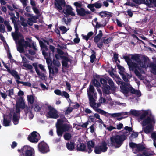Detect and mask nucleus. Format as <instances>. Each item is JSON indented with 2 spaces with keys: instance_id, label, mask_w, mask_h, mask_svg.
Listing matches in <instances>:
<instances>
[{
  "instance_id": "f257e3e1",
  "label": "nucleus",
  "mask_w": 156,
  "mask_h": 156,
  "mask_svg": "<svg viewBox=\"0 0 156 156\" xmlns=\"http://www.w3.org/2000/svg\"><path fill=\"white\" fill-rule=\"evenodd\" d=\"M131 58L127 56L124 57L129 70L132 71L135 70L134 73L140 79L144 80L145 76L142 74H144L145 72L140 68V67L141 68H147L148 66V62L144 60L143 61H141L140 56L138 55H131Z\"/></svg>"
},
{
  "instance_id": "f03ea898",
  "label": "nucleus",
  "mask_w": 156,
  "mask_h": 156,
  "mask_svg": "<svg viewBox=\"0 0 156 156\" xmlns=\"http://www.w3.org/2000/svg\"><path fill=\"white\" fill-rule=\"evenodd\" d=\"M15 30V32L12 33V35L16 43L17 41H18L19 46L17 47V50L19 51L21 53L23 52L24 47L32 48L34 50H37L36 44L32 41L30 38H26L27 41H25L24 37L19 32V30Z\"/></svg>"
},
{
  "instance_id": "7ed1b4c3",
  "label": "nucleus",
  "mask_w": 156,
  "mask_h": 156,
  "mask_svg": "<svg viewBox=\"0 0 156 156\" xmlns=\"http://www.w3.org/2000/svg\"><path fill=\"white\" fill-rule=\"evenodd\" d=\"M132 115L138 116V121L144 127L150 123H154V117L151 115V111L147 110H131L130 112Z\"/></svg>"
},
{
  "instance_id": "20e7f679",
  "label": "nucleus",
  "mask_w": 156,
  "mask_h": 156,
  "mask_svg": "<svg viewBox=\"0 0 156 156\" xmlns=\"http://www.w3.org/2000/svg\"><path fill=\"white\" fill-rule=\"evenodd\" d=\"M87 92L90 106L96 112L105 116L108 115V113L107 112L101 109L97 108L99 107L101 104L99 102L95 103L97 98L96 96V93L95 92L93 86L91 85H90L89 88L87 89Z\"/></svg>"
},
{
  "instance_id": "39448f33",
  "label": "nucleus",
  "mask_w": 156,
  "mask_h": 156,
  "mask_svg": "<svg viewBox=\"0 0 156 156\" xmlns=\"http://www.w3.org/2000/svg\"><path fill=\"white\" fill-rule=\"evenodd\" d=\"M119 82L121 84L120 86V91L126 97H127L130 95V93L129 91L131 93L135 94L138 97L141 96V93L140 91L131 87V86L129 83H123L121 81Z\"/></svg>"
},
{
  "instance_id": "423d86ee",
  "label": "nucleus",
  "mask_w": 156,
  "mask_h": 156,
  "mask_svg": "<svg viewBox=\"0 0 156 156\" xmlns=\"http://www.w3.org/2000/svg\"><path fill=\"white\" fill-rule=\"evenodd\" d=\"M55 6L62 13H64L66 15H70L72 16H75V13L73 11V9L72 7L69 5L66 6V9H62V7L65 6L66 2L64 0H55Z\"/></svg>"
},
{
  "instance_id": "0eeeda50",
  "label": "nucleus",
  "mask_w": 156,
  "mask_h": 156,
  "mask_svg": "<svg viewBox=\"0 0 156 156\" xmlns=\"http://www.w3.org/2000/svg\"><path fill=\"white\" fill-rule=\"evenodd\" d=\"M56 127L57 135L60 136H62L63 132L69 131L71 127L68 122L64 123L62 119L58 120Z\"/></svg>"
},
{
  "instance_id": "6e6552de",
  "label": "nucleus",
  "mask_w": 156,
  "mask_h": 156,
  "mask_svg": "<svg viewBox=\"0 0 156 156\" xmlns=\"http://www.w3.org/2000/svg\"><path fill=\"white\" fill-rule=\"evenodd\" d=\"M130 147L132 148L133 151L136 154L139 152L144 151L143 154L139 153L137 156H149L150 154L147 151L145 147L140 144H137L133 142L129 144Z\"/></svg>"
},
{
  "instance_id": "1a4fd4ad",
  "label": "nucleus",
  "mask_w": 156,
  "mask_h": 156,
  "mask_svg": "<svg viewBox=\"0 0 156 156\" xmlns=\"http://www.w3.org/2000/svg\"><path fill=\"white\" fill-rule=\"evenodd\" d=\"M39 42L42 50V54L46 60L47 64L48 65L51 63V60L50 59V54L47 53L45 51H47L48 49L46 44L47 45H49V42L44 39L39 40Z\"/></svg>"
},
{
  "instance_id": "9d476101",
  "label": "nucleus",
  "mask_w": 156,
  "mask_h": 156,
  "mask_svg": "<svg viewBox=\"0 0 156 156\" xmlns=\"http://www.w3.org/2000/svg\"><path fill=\"white\" fill-rule=\"evenodd\" d=\"M40 102L39 101H36L33 104L31 107L27 106L25 108V112L27 116H28L30 119H31L34 117V115L32 112V109H33L35 111L39 112L41 109L39 106Z\"/></svg>"
},
{
  "instance_id": "9b49d317",
  "label": "nucleus",
  "mask_w": 156,
  "mask_h": 156,
  "mask_svg": "<svg viewBox=\"0 0 156 156\" xmlns=\"http://www.w3.org/2000/svg\"><path fill=\"white\" fill-rule=\"evenodd\" d=\"M125 140L121 135L114 136L110 138L112 145L115 148L119 147Z\"/></svg>"
},
{
  "instance_id": "f8f14e48",
  "label": "nucleus",
  "mask_w": 156,
  "mask_h": 156,
  "mask_svg": "<svg viewBox=\"0 0 156 156\" xmlns=\"http://www.w3.org/2000/svg\"><path fill=\"white\" fill-rule=\"evenodd\" d=\"M106 143L104 142L99 146L95 147L94 149V152L96 154H100L101 152L106 151L108 147Z\"/></svg>"
},
{
  "instance_id": "ddd939ff",
  "label": "nucleus",
  "mask_w": 156,
  "mask_h": 156,
  "mask_svg": "<svg viewBox=\"0 0 156 156\" xmlns=\"http://www.w3.org/2000/svg\"><path fill=\"white\" fill-rule=\"evenodd\" d=\"M117 67L119 70V73L122 76L124 80L126 82H128L129 79L132 77L131 76L125 73L124 72V68L120 65H118Z\"/></svg>"
},
{
  "instance_id": "4468645a",
  "label": "nucleus",
  "mask_w": 156,
  "mask_h": 156,
  "mask_svg": "<svg viewBox=\"0 0 156 156\" xmlns=\"http://www.w3.org/2000/svg\"><path fill=\"white\" fill-rule=\"evenodd\" d=\"M28 138L30 142L37 143L39 140L40 137L38 133L35 131H34L29 136Z\"/></svg>"
},
{
  "instance_id": "2eb2a0df",
  "label": "nucleus",
  "mask_w": 156,
  "mask_h": 156,
  "mask_svg": "<svg viewBox=\"0 0 156 156\" xmlns=\"http://www.w3.org/2000/svg\"><path fill=\"white\" fill-rule=\"evenodd\" d=\"M49 111L48 112L47 116L49 118L56 119L58 117L57 111L51 106H48Z\"/></svg>"
},
{
  "instance_id": "dca6fc26",
  "label": "nucleus",
  "mask_w": 156,
  "mask_h": 156,
  "mask_svg": "<svg viewBox=\"0 0 156 156\" xmlns=\"http://www.w3.org/2000/svg\"><path fill=\"white\" fill-rule=\"evenodd\" d=\"M23 152H25L26 156H34V151L33 148L28 146H24L22 149Z\"/></svg>"
},
{
  "instance_id": "f3484780",
  "label": "nucleus",
  "mask_w": 156,
  "mask_h": 156,
  "mask_svg": "<svg viewBox=\"0 0 156 156\" xmlns=\"http://www.w3.org/2000/svg\"><path fill=\"white\" fill-rule=\"evenodd\" d=\"M39 150L42 153H46L49 151V148L47 144L42 141L38 144Z\"/></svg>"
},
{
  "instance_id": "a211bd4d",
  "label": "nucleus",
  "mask_w": 156,
  "mask_h": 156,
  "mask_svg": "<svg viewBox=\"0 0 156 156\" xmlns=\"http://www.w3.org/2000/svg\"><path fill=\"white\" fill-rule=\"evenodd\" d=\"M132 130V129L131 127L126 126L124 127L123 129L120 131L119 133L122 134V135H121L126 140L128 136L130 134Z\"/></svg>"
},
{
  "instance_id": "6ab92c4d",
  "label": "nucleus",
  "mask_w": 156,
  "mask_h": 156,
  "mask_svg": "<svg viewBox=\"0 0 156 156\" xmlns=\"http://www.w3.org/2000/svg\"><path fill=\"white\" fill-rule=\"evenodd\" d=\"M11 116H4L3 121V125L5 126H8L11 125Z\"/></svg>"
},
{
  "instance_id": "aec40b11",
  "label": "nucleus",
  "mask_w": 156,
  "mask_h": 156,
  "mask_svg": "<svg viewBox=\"0 0 156 156\" xmlns=\"http://www.w3.org/2000/svg\"><path fill=\"white\" fill-rule=\"evenodd\" d=\"M76 12L78 15L82 16H84L90 14V11L88 10H86L82 8L80 9H77Z\"/></svg>"
},
{
  "instance_id": "412c9836",
  "label": "nucleus",
  "mask_w": 156,
  "mask_h": 156,
  "mask_svg": "<svg viewBox=\"0 0 156 156\" xmlns=\"http://www.w3.org/2000/svg\"><path fill=\"white\" fill-rule=\"evenodd\" d=\"M154 123H150L147 124L146 125H148L146 127H145L144 128H143V130L144 132L146 133H148L152 131L153 129V127L152 126V124H154L155 122V120L154 118Z\"/></svg>"
},
{
  "instance_id": "4be33fe9",
  "label": "nucleus",
  "mask_w": 156,
  "mask_h": 156,
  "mask_svg": "<svg viewBox=\"0 0 156 156\" xmlns=\"http://www.w3.org/2000/svg\"><path fill=\"white\" fill-rule=\"evenodd\" d=\"M27 100L28 103L32 104L38 101L37 98L34 95H29L27 96Z\"/></svg>"
},
{
  "instance_id": "5701e85b",
  "label": "nucleus",
  "mask_w": 156,
  "mask_h": 156,
  "mask_svg": "<svg viewBox=\"0 0 156 156\" xmlns=\"http://www.w3.org/2000/svg\"><path fill=\"white\" fill-rule=\"evenodd\" d=\"M97 19L95 18L94 20H93L92 23L93 25L95 26L97 28H101V27L105 26L106 25L107 23L106 21H105L104 23L103 24H100L98 23L97 22Z\"/></svg>"
},
{
  "instance_id": "b1692460",
  "label": "nucleus",
  "mask_w": 156,
  "mask_h": 156,
  "mask_svg": "<svg viewBox=\"0 0 156 156\" xmlns=\"http://www.w3.org/2000/svg\"><path fill=\"white\" fill-rule=\"evenodd\" d=\"M95 145V143L92 141H89L87 143V146L88 148L87 151L88 153H90L92 151V148Z\"/></svg>"
},
{
  "instance_id": "393cba45",
  "label": "nucleus",
  "mask_w": 156,
  "mask_h": 156,
  "mask_svg": "<svg viewBox=\"0 0 156 156\" xmlns=\"http://www.w3.org/2000/svg\"><path fill=\"white\" fill-rule=\"evenodd\" d=\"M17 103L19 104L20 107L25 110V108L27 106H25L24 101L23 97H20L18 98Z\"/></svg>"
},
{
  "instance_id": "a878e982",
  "label": "nucleus",
  "mask_w": 156,
  "mask_h": 156,
  "mask_svg": "<svg viewBox=\"0 0 156 156\" xmlns=\"http://www.w3.org/2000/svg\"><path fill=\"white\" fill-rule=\"evenodd\" d=\"M37 18V16H34L32 15L30 17L28 18L27 23L29 25H31L33 23L36 22V20Z\"/></svg>"
},
{
  "instance_id": "bb28decb",
  "label": "nucleus",
  "mask_w": 156,
  "mask_h": 156,
  "mask_svg": "<svg viewBox=\"0 0 156 156\" xmlns=\"http://www.w3.org/2000/svg\"><path fill=\"white\" fill-rule=\"evenodd\" d=\"M8 72L11 74L16 79H20V77L18 75L17 72L16 71L13 70H11L10 69L8 70Z\"/></svg>"
},
{
  "instance_id": "cd10ccee",
  "label": "nucleus",
  "mask_w": 156,
  "mask_h": 156,
  "mask_svg": "<svg viewBox=\"0 0 156 156\" xmlns=\"http://www.w3.org/2000/svg\"><path fill=\"white\" fill-rule=\"evenodd\" d=\"M50 76H53L55 73H57L58 71V69L57 67H54L52 68H50L48 66Z\"/></svg>"
},
{
  "instance_id": "c85d7f7f",
  "label": "nucleus",
  "mask_w": 156,
  "mask_h": 156,
  "mask_svg": "<svg viewBox=\"0 0 156 156\" xmlns=\"http://www.w3.org/2000/svg\"><path fill=\"white\" fill-rule=\"evenodd\" d=\"M112 90V88L108 85H106L103 87V91L104 93L106 94H109L110 93V90Z\"/></svg>"
},
{
  "instance_id": "c756f323",
  "label": "nucleus",
  "mask_w": 156,
  "mask_h": 156,
  "mask_svg": "<svg viewBox=\"0 0 156 156\" xmlns=\"http://www.w3.org/2000/svg\"><path fill=\"white\" fill-rule=\"evenodd\" d=\"M116 101H112V100L111 99L110 96L107 97V99L106 101V104H108L110 106H112L115 105V102Z\"/></svg>"
},
{
  "instance_id": "7c9ffc66",
  "label": "nucleus",
  "mask_w": 156,
  "mask_h": 156,
  "mask_svg": "<svg viewBox=\"0 0 156 156\" xmlns=\"http://www.w3.org/2000/svg\"><path fill=\"white\" fill-rule=\"evenodd\" d=\"M19 116L16 114H14L13 116V122L14 125H17L19 123Z\"/></svg>"
},
{
  "instance_id": "2f4dec72",
  "label": "nucleus",
  "mask_w": 156,
  "mask_h": 156,
  "mask_svg": "<svg viewBox=\"0 0 156 156\" xmlns=\"http://www.w3.org/2000/svg\"><path fill=\"white\" fill-rule=\"evenodd\" d=\"M133 2L136 4L138 5L144 4L150 7L149 5H147L145 3L146 2V0H133Z\"/></svg>"
},
{
  "instance_id": "473e14b6",
  "label": "nucleus",
  "mask_w": 156,
  "mask_h": 156,
  "mask_svg": "<svg viewBox=\"0 0 156 156\" xmlns=\"http://www.w3.org/2000/svg\"><path fill=\"white\" fill-rule=\"evenodd\" d=\"M74 144L73 143L70 142L66 144V146L67 148L69 150L72 151L74 148Z\"/></svg>"
},
{
  "instance_id": "72a5a7b5",
  "label": "nucleus",
  "mask_w": 156,
  "mask_h": 156,
  "mask_svg": "<svg viewBox=\"0 0 156 156\" xmlns=\"http://www.w3.org/2000/svg\"><path fill=\"white\" fill-rule=\"evenodd\" d=\"M102 33L101 30H99V34L98 35L95 37L94 38V41L95 42H98L102 36Z\"/></svg>"
},
{
  "instance_id": "f704fd0d",
  "label": "nucleus",
  "mask_w": 156,
  "mask_h": 156,
  "mask_svg": "<svg viewBox=\"0 0 156 156\" xmlns=\"http://www.w3.org/2000/svg\"><path fill=\"white\" fill-rule=\"evenodd\" d=\"M151 68V72L154 74H156V65L151 63L150 65Z\"/></svg>"
},
{
  "instance_id": "c9c22d12",
  "label": "nucleus",
  "mask_w": 156,
  "mask_h": 156,
  "mask_svg": "<svg viewBox=\"0 0 156 156\" xmlns=\"http://www.w3.org/2000/svg\"><path fill=\"white\" fill-rule=\"evenodd\" d=\"M78 149L81 151H85L86 150V146L83 144H80L78 146Z\"/></svg>"
},
{
  "instance_id": "e433bc0d",
  "label": "nucleus",
  "mask_w": 156,
  "mask_h": 156,
  "mask_svg": "<svg viewBox=\"0 0 156 156\" xmlns=\"http://www.w3.org/2000/svg\"><path fill=\"white\" fill-rule=\"evenodd\" d=\"M64 60L62 61V64L63 66L64 67H67V61H68V58L66 57H64L63 58Z\"/></svg>"
},
{
  "instance_id": "4c0bfd02",
  "label": "nucleus",
  "mask_w": 156,
  "mask_h": 156,
  "mask_svg": "<svg viewBox=\"0 0 156 156\" xmlns=\"http://www.w3.org/2000/svg\"><path fill=\"white\" fill-rule=\"evenodd\" d=\"M156 2V0H146L145 3L149 5L150 7H152L153 5Z\"/></svg>"
},
{
  "instance_id": "58836bf2",
  "label": "nucleus",
  "mask_w": 156,
  "mask_h": 156,
  "mask_svg": "<svg viewBox=\"0 0 156 156\" xmlns=\"http://www.w3.org/2000/svg\"><path fill=\"white\" fill-rule=\"evenodd\" d=\"M151 137L154 140V145L156 148V132H154L152 133Z\"/></svg>"
},
{
  "instance_id": "ea45409f",
  "label": "nucleus",
  "mask_w": 156,
  "mask_h": 156,
  "mask_svg": "<svg viewBox=\"0 0 156 156\" xmlns=\"http://www.w3.org/2000/svg\"><path fill=\"white\" fill-rule=\"evenodd\" d=\"M92 32H89L87 35H83V38L87 41L88 40L90 37L93 35Z\"/></svg>"
},
{
  "instance_id": "a19ab883",
  "label": "nucleus",
  "mask_w": 156,
  "mask_h": 156,
  "mask_svg": "<svg viewBox=\"0 0 156 156\" xmlns=\"http://www.w3.org/2000/svg\"><path fill=\"white\" fill-rule=\"evenodd\" d=\"M108 83L111 86L112 89L113 90H115V88L114 86V83L111 79H109L108 80Z\"/></svg>"
},
{
  "instance_id": "79ce46f5",
  "label": "nucleus",
  "mask_w": 156,
  "mask_h": 156,
  "mask_svg": "<svg viewBox=\"0 0 156 156\" xmlns=\"http://www.w3.org/2000/svg\"><path fill=\"white\" fill-rule=\"evenodd\" d=\"M70 106L76 109L79 108V105L77 103L71 102L70 104Z\"/></svg>"
},
{
  "instance_id": "37998d69",
  "label": "nucleus",
  "mask_w": 156,
  "mask_h": 156,
  "mask_svg": "<svg viewBox=\"0 0 156 156\" xmlns=\"http://www.w3.org/2000/svg\"><path fill=\"white\" fill-rule=\"evenodd\" d=\"M23 66L25 67L27 69L31 70L33 68L31 65L28 64L27 63H23Z\"/></svg>"
},
{
  "instance_id": "c03bdc74",
  "label": "nucleus",
  "mask_w": 156,
  "mask_h": 156,
  "mask_svg": "<svg viewBox=\"0 0 156 156\" xmlns=\"http://www.w3.org/2000/svg\"><path fill=\"white\" fill-rule=\"evenodd\" d=\"M106 100L104 98L102 97L101 96H100V98L99 100V102L101 104H106Z\"/></svg>"
},
{
  "instance_id": "a18cd8bd",
  "label": "nucleus",
  "mask_w": 156,
  "mask_h": 156,
  "mask_svg": "<svg viewBox=\"0 0 156 156\" xmlns=\"http://www.w3.org/2000/svg\"><path fill=\"white\" fill-rule=\"evenodd\" d=\"M74 5L76 7V9H79L78 8H80L82 6V4L80 2H76L74 3Z\"/></svg>"
},
{
  "instance_id": "49530a36",
  "label": "nucleus",
  "mask_w": 156,
  "mask_h": 156,
  "mask_svg": "<svg viewBox=\"0 0 156 156\" xmlns=\"http://www.w3.org/2000/svg\"><path fill=\"white\" fill-rule=\"evenodd\" d=\"M11 19L12 20V22L14 24V26L15 27V29H18L19 28L18 27L17 24L16 23V21L15 20V17H12L11 18Z\"/></svg>"
},
{
  "instance_id": "de8ad7c7",
  "label": "nucleus",
  "mask_w": 156,
  "mask_h": 156,
  "mask_svg": "<svg viewBox=\"0 0 156 156\" xmlns=\"http://www.w3.org/2000/svg\"><path fill=\"white\" fill-rule=\"evenodd\" d=\"M11 19L12 20V22L14 24V26L15 27V29H18L19 28L18 27L17 24L16 23V21L15 20V17H12L11 18Z\"/></svg>"
},
{
  "instance_id": "09e8293b",
  "label": "nucleus",
  "mask_w": 156,
  "mask_h": 156,
  "mask_svg": "<svg viewBox=\"0 0 156 156\" xmlns=\"http://www.w3.org/2000/svg\"><path fill=\"white\" fill-rule=\"evenodd\" d=\"M64 137L65 140H68L71 138V136L70 133H66L64 135Z\"/></svg>"
},
{
  "instance_id": "8fccbe9b",
  "label": "nucleus",
  "mask_w": 156,
  "mask_h": 156,
  "mask_svg": "<svg viewBox=\"0 0 156 156\" xmlns=\"http://www.w3.org/2000/svg\"><path fill=\"white\" fill-rule=\"evenodd\" d=\"M92 51L93 53L92 54L91 56H90V62L91 63H93L94 62V60L96 58L95 53L93 51Z\"/></svg>"
},
{
  "instance_id": "3c124183",
  "label": "nucleus",
  "mask_w": 156,
  "mask_h": 156,
  "mask_svg": "<svg viewBox=\"0 0 156 156\" xmlns=\"http://www.w3.org/2000/svg\"><path fill=\"white\" fill-rule=\"evenodd\" d=\"M112 40V38L110 37L107 39H104L103 41V42L105 44H107L110 43Z\"/></svg>"
},
{
  "instance_id": "603ef678",
  "label": "nucleus",
  "mask_w": 156,
  "mask_h": 156,
  "mask_svg": "<svg viewBox=\"0 0 156 156\" xmlns=\"http://www.w3.org/2000/svg\"><path fill=\"white\" fill-rule=\"evenodd\" d=\"M115 129H116V127L111 125L108 126L106 128V130L109 131H111Z\"/></svg>"
},
{
  "instance_id": "864d4df0",
  "label": "nucleus",
  "mask_w": 156,
  "mask_h": 156,
  "mask_svg": "<svg viewBox=\"0 0 156 156\" xmlns=\"http://www.w3.org/2000/svg\"><path fill=\"white\" fill-rule=\"evenodd\" d=\"M123 124L122 123H119L117 124L116 127V129H117L118 130H121V129L123 128Z\"/></svg>"
},
{
  "instance_id": "5fc2aeb1",
  "label": "nucleus",
  "mask_w": 156,
  "mask_h": 156,
  "mask_svg": "<svg viewBox=\"0 0 156 156\" xmlns=\"http://www.w3.org/2000/svg\"><path fill=\"white\" fill-rule=\"evenodd\" d=\"M94 6L93 4H89L87 5V7L90 9L92 11H95V9L94 8Z\"/></svg>"
},
{
  "instance_id": "6e6d98bb",
  "label": "nucleus",
  "mask_w": 156,
  "mask_h": 156,
  "mask_svg": "<svg viewBox=\"0 0 156 156\" xmlns=\"http://www.w3.org/2000/svg\"><path fill=\"white\" fill-rule=\"evenodd\" d=\"M94 7L96 8H100L102 6L101 3L99 2H97L94 4Z\"/></svg>"
},
{
  "instance_id": "4d7b16f0",
  "label": "nucleus",
  "mask_w": 156,
  "mask_h": 156,
  "mask_svg": "<svg viewBox=\"0 0 156 156\" xmlns=\"http://www.w3.org/2000/svg\"><path fill=\"white\" fill-rule=\"evenodd\" d=\"M6 92L8 93V95L10 97H11V96L13 94H14V90L13 89H11L9 90L6 91Z\"/></svg>"
},
{
  "instance_id": "13d9d810",
  "label": "nucleus",
  "mask_w": 156,
  "mask_h": 156,
  "mask_svg": "<svg viewBox=\"0 0 156 156\" xmlns=\"http://www.w3.org/2000/svg\"><path fill=\"white\" fill-rule=\"evenodd\" d=\"M37 73V74L39 76L41 79H45V76L44 74V73H42L40 72L39 70H38V72Z\"/></svg>"
},
{
  "instance_id": "bf43d9fd",
  "label": "nucleus",
  "mask_w": 156,
  "mask_h": 156,
  "mask_svg": "<svg viewBox=\"0 0 156 156\" xmlns=\"http://www.w3.org/2000/svg\"><path fill=\"white\" fill-rule=\"evenodd\" d=\"M20 19L21 21V25L23 26H27V24L26 23L24 22V21H25L24 18L23 17H20Z\"/></svg>"
},
{
  "instance_id": "052dcab7",
  "label": "nucleus",
  "mask_w": 156,
  "mask_h": 156,
  "mask_svg": "<svg viewBox=\"0 0 156 156\" xmlns=\"http://www.w3.org/2000/svg\"><path fill=\"white\" fill-rule=\"evenodd\" d=\"M62 96H64L66 98H69V94L65 91H63L62 93Z\"/></svg>"
},
{
  "instance_id": "680f3d73",
  "label": "nucleus",
  "mask_w": 156,
  "mask_h": 156,
  "mask_svg": "<svg viewBox=\"0 0 156 156\" xmlns=\"http://www.w3.org/2000/svg\"><path fill=\"white\" fill-rule=\"evenodd\" d=\"M96 127V126L95 124H93L90 127V132L92 133H94Z\"/></svg>"
},
{
  "instance_id": "e2e57ef3",
  "label": "nucleus",
  "mask_w": 156,
  "mask_h": 156,
  "mask_svg": "<svg viewBox=\"0 0 156 156\" xmlns=\"http://www.w3.org/2000/svg\"><path fill=\"white\" fill-rule=\"evenodd\" d=\"M53 64L57 66H60V64L59 62L57 60H53Z\"/></svg>"
},
{
  "instance_id": "0e129e2a",
  "label": "nucleus",
  "mask_w": 156,
  "mask_h": 156,
  "mask_svg": "<svg viewBox=\"0 0 156 156\" xmlns=\"http://www.w3.org/2000/svg\"><path fill=\"white\" fill-rule=\"evenodd\" d=\"M115 105H118L124 107L126 106V103H120L119 102L116 101L115 102Z\"/></svg>"
},
{
  "instance_id": "69168bd1",
  "label": "nucleus",
  "mask_w": 156,
  "mask_h": 156,
  "mask_svg": "<svg viewBox=\"0 0 156 156\" xmlns=\"http://www.w3.org/2000/svg\"><path fill=\"white\" fill-rule=\"evenodd\" d=\"M33 66L34 67L36 72L37 73L38 72V70H39L38 69V65L37 63H34L33 64Z\"/></svg>"
},
{
  "instance_id": "338daca9",
  "label": "nucleus",
  "mask_w": 156,
  "mask_h": 156,
  "mask_svg": "<svg viewBox=\"0 0 156 156\" xmlns=\"http://www.w3.org/2000/svg\"><path fill=\"white\" fill-rule=\"evenodd\" d=\"M55 94L61 96L62 95V92L59 89L55 90L54 91Z\"/></svg>"
},
{
  "instance_id": "774afa93",
  "label": "nucleus",
  "mask_w": 156,
  "mask_h": 156,
  "mask_svg": "<svg viewBox=\"0 0 156 156\" xmlns=\"http://www.w3.org/2000/svg\"><path fill=\"white\" fill-rule=\"evenodd\" d=\"M4 23L5 26L6 27V28L8 29H12V27L10 25L9 23L7 21H5L4 22Z\"/></svg>"
}]
</instances>
